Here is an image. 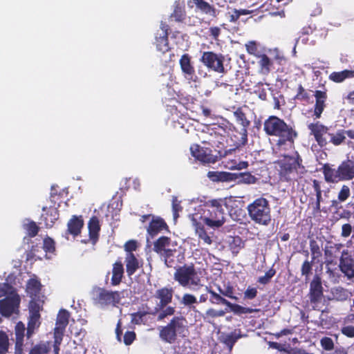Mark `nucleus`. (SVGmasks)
I'll use <instances>...</instances> for the list:
<instances>
[{"label": "nucleus", "instance_id": "obj_1", "mask_svg": "<svg viewBox=\"0 0 354 354\" xmlns=\"http://www.w3.org/2000/svg\"><path fill=\"white\" fill-rule=\"evenodd\" d=\"M263 131L268 136L278 138L276 147L279 150L287 142L292 145L298 136V133L293 127L276 115H270L265 120Z\"/></svg>", "mask_w": 354, "mask_h": 354}, {"label": "nucleus", "instance_id": "obj_2", "mask_svg": "<svg viewBox=\"0 0 354 354\" xmlns=\"http://www.w3.org/2000/svg\"><path fill=\"white\" fill-rule=\"evenodd\" d=\"M153 250L168 268H176L185 260V254L176 241L169 236H161L153 241Z\"/></svg>", "mask_w": 354, "mask_h": 354}, {"label": "nucleus", "instance_id": "obj_3", "mask_svg": "<svg viewBox=\"0 0 354 354\" xmlns=\"http://www.w3.org/2000/svg\"><path fill=\"white\" fill-rule=\"evenodd\" d=\"M302 162L301 157L297 151L295 156H284L278 160L276 164L279 180L287 183L296 181L299 178V171L304 173L305 170Z\"/></svg>", "mask_w": 354, "mask_h": 354}, {"label": "nucleus", "instance_id": "obj_4", "mask_svg": "<svg viewBox=\"0 0 354 354\" xmlns=\"http://www.w3.org/2000/svg\"><path fill=\"white\" fill-rule=\"evenodd\" d=\"M187 322L183 316H174L165 325L159 327L160 339L168 344H174L178 337L184 338L188 334Z\"/></svg>", "mask_w": 354, "mask_h": 354}, {"label": "nucleus", "instance_id": "obj_5", "mask_svg": "<svg viewBox=\"0 0 354 354\" xmlns=\"http://www.w3.org/2000/svg\"><path fill=\"white\" fill-rule=\"evenodd\" d=\"M247 211L252 221L262 226H268L272 221L270 202L264 197H259L248 205Z\"/></svg>", "mask_w": 354, "mask_h": 354}, {"label": "nucleus", "instance_id": "obj_6", "mask_svg": "<svg viewBox=\"0 0 354 354\" xmlns=\"http://www.w3.org/2000/svg\"><path fill=\"white\" fill-rule=\"evenodd\" d=\"M322 171L324 180L328 183L351 180L354 178V161L344 160L337 169L333 168L330 164L326 163L322 166Z\"/></svg>", "mask_w": 354, "mask_h": 354}, {"label": "nucleus", "instance_id": "obj_7", "mask_svg": "<svg viewBox=\"0 0 354 354\" xmlns=\"http://www.w3.org/2000/svg\"><path fill=\"white\" fill-rule=\"evenodd\" d=\"M221 199H214L206 202L202 209L204 223L211 227H219L225 223V212Z\"/></svg>", "mask_w": 354, "mask_h": 354}, {"label": "nucleus", "instance_id": "obj_8", "mask_svg": "<svg viewBox=\"0 0 354 354\" xmlns=\"http://www.w3.org/2000/svg\"><path fill=\"white\" fill-rule=\"evenodd\" d=\"M40 319V317L29 315L26 334L25 324L21 321L16 324L15 327V354H22L25 335L27 339H30L35 334L41 325Z\"/></svg>", "mask_w": 354, "mask_h": 354}, {"label": "nucleus", "instance_id": "obj_9", "mask_svg": "<svg viewBox=\"0 0 354 354\" xmlns=\"http://www.w3.org/2000/svg\"><path fill=\"white\" fill-rule=\"evenodd\" d=\"M122 292L108 290L104 288L94 287L92 290L93 302L102 307L117 306L121 301Z\"/></svg>", "mask_w": 354, "mask_h": 354}, {"label": "nucleus", "instance_id": "obj_10", "mask_svg": "<svg viewBox=\"0 0 354 354\" xmlns=\"http://www.w3.org/2000/svg\"><path fill=\"white\" fill-rule=\"evenodd\" d=\"M176 271L174 274V279L181 286L187 287L189 285L197 286L201 279L196 277L197 272L194 263L184 265L183 266H176Z\"/></svg>", "mask_w": 354, "mask_h": 354}, {"label": "nucleus", "instance_id": "obj_11", "mask_svg": "<svg viewBox=\"0 0 354 354\" xmlns=\"http://www.w3.org/2000/svg\"><path fill=\"white\" fill-rule=\"evenodd\" d=\"M200 61L209 69L218 73H225L224 67L225 57L221 53H216L213 51H205L203 53Z\"/></svg>", "mask_w": 354, "mask_h": 354}, {"label": "nucleus", "instance_id": "obj_12", "mask_svg": "<svg viewBox=\"0 0 354 354\" xmlns=\"http://www.w3.org/2000/svg\"><path fill=\"white\" fill-rule=\"evenodd\" d=\"M308 297L313 310H320L319 304L324 297V288L322 279L318 274H315L310 283Z\"/></svg>", "mask_w": 354, "mask_h": 354}, {"label": "nucleus", "instance_id": "obj_13", "mask_svg": "<svg viewBox=\"0 0 354 354\" xmlns=\"http://www.w3.org/2000/svg\"><path fill=\"white\" fill-rule=\"evenodd\" d=\"M308 129L310 130V134L314 136L319 146L323 147L329 143L331 133L329 127L317 121L308 124Z\"/></svg>", "mask_w": 354, "mask_h": 354}, {"label": "nucleus", "instance_id": "obj_14", "mask_svg": "<svg viewBox=\"0 0 354 354\" xmlns=\"http://www.w3.org/2000/svg\"><path fill=\"white\" fill-rule=\"evenodd\" d=\"M21 299L18 295L6 297L0 300V314L3 317H10L19 313Z\"/></svg>", "mask_w": 354, "mask_h": 354}, {"label": "nucleus", "instance_id": "obj_15", "mask_svg": "<svg viewBox=\"0 0 354 354\" xmlns=\"http://www.w3.org/2000/svg\"><path fill=\"white\" fill-rule=\"evenodd\" d=\"M147 233L151 239L160 233L169 232V227L165 220L159 216H153L149 225L146 228Z\"/></svg>", "mask_w": 354, "mask_h": 354}, {"label": "nucleus", "instance_id": "obj_16", "mask_svg": "<svg viewBox=\"0 0 354 354\" xmlns=\"http://www.w3.org/2000/svg\"><path fill=\"white\" fill-rule=\"evenodd\" d=\"M154 297L159 300V302L153 308V312L151 313V315L156 316L157 310L162 309L163 307L169 305L172 301L173 299V290L171 288L163 287L158 289L155 294Z\"/></svg>", "mask_w": 354, "mask_h": 354}, {"label": "nucleus", "instance_id": "obj_17", "mask_svg": "<svg viewBox=\"0 0 354 354\" xmlns=\"http://www.w3.org/2000/svg\"><path fill=\"white\" fill-rule=\"evenodd\" d=\"M190 151L192 156L201 162L215 163L217 161V156L213 155L211 149L201 147L199 145H192Z\"/></svg>", "mask_w": 354, "mask_h": 354}, {"label": "nucleus", "instance_id": "obj_18", "mask_svg": "<svg viewBox=\"0 0 354 354\" xmlns=\"http://www.w3.org/2000/svg\"><path fill=\"white\" fill-rule=\"evenodd\" d=\"M160 29V32H158L156 35L154 44L157 50L165 53L170 49L168 40L169 26L166 23L161 22Z\"/></svg>", "mask_w": 354, "mask_h": 354}, {"label": "nucleus", "instance_id": "obj_19", "mask_svg": "<svg viewBox=\"0 0 354 354\" xmlns=\"http://www.w3.org/2000/svg\"><path fill=\"white\" fill-rule=\"evenodd\" d=\"M218 131H225L219 127L212 129L208 133L207 138L204 140L202 142L209 145L212 147L219 149L218 152L220 153V149L223 148L225 146V136Z\"/></svg>", "mask_w": 354, "mask_h": 354}, {"label": "nucleus", "instance_id": "obj_20", "mask_svg": "<svg viewBox=\"0 0 354 354\" xmlns=\"http://www.w3.org/2000/svg\"><path fill=\"white\" fill-rule=\"evenodd\" d=\"M179 64L184 77L188 80L196 81L194 79V77H196L195 68L192 62V57L189 54L185 53L181 56Z\"/></svg>", "mask_w": 354, "mask_h": 354}, {"label": "nucleus", "instance_id": "obj_21", "mask_svg": "<svg viewBox=\"0 0 354 354\" xmlns=\"http://www.w3.org/2000/svg\"><path fill=\"white\" fill-rule=\"evenodd\" d=\"M314 96L315 97V104L314 105L313 115L316 119H319L321 118L326 106V102L328 95L326 91L316 90Z\"/></svg>", "mask_w": 354, "mask_h": 354}, {"label": "nucleus", "instance_id": "obj_22", "mask_svg": "<svg viewBox=\"0 0 354 354\" xmlns=\"http://www.w3.org/2000/svg\"><path fill=\"white\" fill-rule=\"evenodd\" d=\"M42 211L43 213L41 216V220L44 223L47 228L52 227L55 221L59 218V210L57 208L50 206L49 207H44Z\"/></svg>", "mask_w": 354, "mask_h": 354}, {"label": "nucleus", "instance_id": "obj_23", "mask_svg": "<svg viewBox=\"0 0 354 354\" xmlns=\"http://www.w3.org/2000/svg\"><path fill=\"white\" fill-rule=\"evenodd\" d=\"M84 225V219L82 215H73L68 221L66 234L77 236L81 233Z\"/></svg>", "mask_w": 354, "mask_h": 354}, {"label": "nucleus", "instance_id": "obj_24", "mask_svg": "<svg viewBox=\"0 0 354 354\" xmlns=\"http://www.w3.org/2000/svg\"><path fill=\"white\" fill-rule=\"evenodd\" d=\"M89 240L92 244L95 245L98 239L100 231V225L99 218L96 216H93L88 223Z\"/></svg>", "mask_w": 354, "mask_h": 354}, {"label": "nucleus", "instance_id": "obj_25", "mask_svg": "<svg viewBox=\"0 0 354 354\" xmlns=\"http://www.w3.org/2000/svg\"><path fill=\"white\" fill-rule=\"evenodd\" d=\"M41 283L39 280L37 279H30L26 284V292L31 299H37L40 297H44L41 294Z\"/></svg>", "mask_w": 354, "mask_h": 354}, {"label": "nucleus", "instance_id": "obj_26", "mask_svg": "<svg viewBox=\"0 0 354 354\" xmlns=\"http://www.w3.org/2000/svg\"><path fill=\"white\" fill-rule=\"evenodd\" d=\"M192 2L196 6V9L203 14L212 17H216V8L208 2L205 0H192Z\"/></svg>", "mask_w": 354, "mask_h": 354}, {"label": "nucleus", "instance_id": "obj_27", "mask_svg": "<svg viewBox=\"0 0 354 354\" xmlns=\"http://www.w3.org/2000/svg\"><path fill=\"white\" fill-rule=\"evenodd\" d=\"M124 276V266L121 261H117L113 264L111 285L118 286L122 281Z\"/></svg>", "mask_w": 354, "mask_h": 354}, {"label": "nucleus", "instance_id": "obj_28", "mask_svg": "<svg viewBox=\"0 0 354 354\" xmlns=\"http://www.w3.org/2000/svg\"><path fill=\"white\" fill-rule=\"evenodd\" d=\"M258 60V66L259 68V72L263 75H268L273 65V62L271 59L266 54H259L257 55Z\"/></svg>", "mask_w": 354, "mask_h": 354}, {"label": "nucleus", "instance_id": "obj_29", "mask_svg": "<svg viewBox=\"0 0 354 354\" xmlns=\"http://www.w3.org/2000/svg\"><path fill=\"white\" fill-rule=\"evenodd\" d=\"M126 271L127 275L131 277L140 268V263L133 253H127L125 257Z\"/></svg>", "mask_w": 354, "mask_h": 354}, {"label": "nucleus", "instance_id": "obj_30", "mask_svg": "<svg viewBox=\"0 0 354 354\" xmlns=\"http://www.w3.org/2000/svg\"><path fill=\"white\" fill-rule=\"evenodd\" d=\"M69 313L65 309H61L57 315L55 330L64 332L68 324Z\"/></svg>", "mask_w": 354, "mask_h": 354}, {"label": "nucleus", "instance_id": "obj_31", "mask_svg": "<svg viewBox=\"0 0 354 354\" xmlns=\"http://www.w3.org/2000/svg\"><path fill=\"white\" fill-rule=\"evenodd\" d=\"M207 176L211 180L214 182H228L234 179L233 174L225 171H209Z\"/></svg>", "mask_w": 354, "mask_h": 354}, {"label": "nucleus", "instance_id": "obj_32", "mask_svg": "<svg viewBox=\"0 0 354 354\" xmlns=\"http://www.w3.org/2000/svg\"><path fill=\"white\" fill-rule=\"evenodd\" d=\"M341 271L348 278L354 277V261L352 259H342L339 264Z\"/></svg>", "mask_w": 354, "mask_h": 354}, {"label": "nucleus", "instance_id": "obj_33", "mask_svg": "<svg viewBox=\"0 0 354 354\" xmlns=\"http://www.w3.org/2000/svg\"><path fill=\"white\" fill-rule=\"evenodd\" d=\"M354 77V68L353 70H344L340 72H333L329 79L334 82L340 83L348 78Z\"/></svg>", "mask_w": 354, "mask_h": 354}, {"label": "nucleus", "instance_id": "obj_34", "mask_svg": "<svg viewBox=\"0 0 354 354\" xmlns=\"http://www.w3.org/2000/svg\"><path fill=\"white\" fill-rule=\"evenodd\" d=\"M44 297L37 299H31L29 303V315L40 317V311L42 310L44 301Z\"/></svg>", "mask_w": 354, "mask_h": 354}, {"label": "nucleus", "instance_id": "obj_35", "mask_svg": "<svg viewBox=\"0 0 354 354\" xmlns=\"http://www.w3.org/2000/svg\"><path fill=\"white\" fill-rule=\"evenodd\" d=\"M50 350V342H40L30 348L28 354H48Z\"/></svg>", "mask_w": 354, "mask_h": 354}, {"label": "nucleus", "instance_id": "obj_36", "mask_svg": "<svg viewBox=\"0 0 354 354\" xmlns=\"http://www.w3.org/2000/svg\"><path fill=\"white\" fill-rule=\"evenodd\" d=\"M234 115L236 118V122L241 124L245 132L250 125V121L248 120L246 114L243 112L242 107H238L235 111H234Z\"/></svg>", "mask_w": 354, "mask_h": 354}, {"label": "nucleus", "instance_id": "obj_37", "mask_svg": "<svg viewBox=\"0 0 354 354\" xmlns=\"http://www.w3.org/2000/svg\"><path fill=\"white\" fill-rule=\"evenodd\" d=\"M252 13V10L248 9H232L228 11L226 16L231 23H236L241 15H247Z\"/></svg>", "mask_w": 354, "mask_h": 354}, {"label": "nucleus", "instance_id": "obj_38", "mask_svg": "<svg viewBox=\"0 0 354 354\" xmlns=\"http://www.w3.org/2000/svg\"><path fill=\"white\" fill-rule=\"evenodd\" d=\"M170 18L174 19L176 22H183L186 18V11L184 6L179 3L174 6L173 12L170 15Z\"/></svg>", "mask_w": 354, "mask_h": 354}, {"label": "nucleus", "instance_id": "obj_39", "mask_svg": "<svg viewBox=\"0 0 354 354\" xmlns=\"http://www.w3.org/2000/svg\"><path fill=\"white\" fill-rule=\"evenodd\" d=\"M153 312V309L150 310L149 308L147 310L143 311H138L136 313H133L131 314V322L136 325H140L141 324H144L145 320V317L147 315H151V313Z\"/></svg>", "mask_w": 354, "mask_h": 354}, {"label": "nucleus", "instance_id": "obj_40", "mask_svg": "<svg viewBox=\"0 0 354 354\" xmlns=\"http://www.w3.org/2000/svg\"><path fill=\"white\" fill-rule=\"evenodd\" d=\"M206 290L210 294L209 302L212 304H223L227 306L229 304V301L222 297L220 294L216 293L212 290L210 288L206 286Z\"/></svg>", "mask_w": 354, "mask_h": 354}, {"label": "nucleus", "instance_id": "obj_41", "mask_svg": "<svg viewBox=\"0 0 354 354\" xmlns=\"http://www.w3.org/2000/svg\"><path fill=\"white\" fill-rule=\"evenodd\" d=\"M294 99L301 102L308 104L310 100V93L304 88L301 84H299L297 86V93L295 95Z\"/></svg>", "mask_w": 354, "mask_h": 354}, {"label": "nucleus", "instance_id": "obj_42", "mask_svg": "<svg viewBox=\"0 0 354 354\" xmlns=\"http://www.w3.org/2000/svg\"><path fill=\"white\" fill-rule=\"evenodd\" d=\"M241 337L240 335H236L235 333H230L223 336L221 342L228 348L229 351H231L234 345Z\"/></svg>", "mask_w": 354, "mask_h": 354}, {"label": "nucleus", "instance_id": "obj_43", "mask_svg": "<svg viewBox=\"0 0 354 354\" xmlns=\"http://www.w3.org/2000/svg\"><path fill=\"white\" fill-rule=\"evenodd\" d=\"M227 306L236 315L252 313L256 310L253 308L243 307L239 304H232L230 301Z\"/></svg>", "mask_w": 354, "mask_h": 354}, {"label": "nucleus", "instance_id": "obj_44", "mask_svg": "<svg viewBox=\"0 0 354 354\" xmlns=\"http://www.w3.org/2000/svg\"><path fill=\"white\" fill-rule=\"evenodd\" d=\"M196 233L198 234L199 239L203 240L204 243L207 245H211L212 243V238L208 235L204 226L201 224H196Z\"/></svg>", "mask_w": 354, "mask_h": 354}, {"label": "nucleus", "instance_id": "obj_45", "mask_svg": "<svg viewBox=\"0 0 354 354\" xmlns=\"http://www.w3.org/2000/svg\"><path fill=\"white\" fill-rule=\"evenodd\" d=\"M180 302L185 306H187L189 308V309L196 311V306L193 305L194 304H197L198 301L194 295L189 293H185L183 295Z\"/></svg>", "mask_w": 354, "mask_h": 354}, {"label": "nucleus", "instance_id": "obj_46", "mask_svg": "<svg viewBox=\"0 0 354 354\" xmlns=\"http://www.w3.org/2000/svg\"><path fill=\"white\" fill-rule=\"evenodd\" d=\"M175 312V307L167 305L166 307H163L162 309L157 310V319L158 321L163 320L167 317L174 315Z\"/></svg>", "mask_w": 354, "mask_h": 354}, {"label": "nucleus", "instance_id": "obj_47", "mask_svg": "<svg viewBox=\"0 0 354 354\" xmlns=\"http://www.w3.org/2000/svg\"><path fill=\"white\" fill-rule=\"evenodd\" d=\"M332 294L335 300L344 301L348 299L349 292L342 287H337L333 290Z\"/></svg>", "mask_w": 354, "mask_h": 354}, {"label": "nucleus", "instance_id": "obj_48", "mask_svg": "<svg viewBox=\"0 0 354 354\" xmlns=\"http://www.w3.org/2000/svg\"><path fill=\"white\" fill-rule=\"evenodd\" d=\"M346 139L344 130H339L335 133H331L329 143H332L335 146L340 145Z\"/></svg>", "mask_w": 354, "mask_h": 354}, {"label": "nucleus", "instance_id": "obj_49", "mask_svg": "<svg viewBox=\"0 0 354 354\" xmlns=\"http://www.w3.org/2000/svg\"><path fill=\"white\" fill-rule=\"evenodd\" d=\"M24 229L30 238L36 236L39 231V226L33 221H30L28 223L24 224Z\"/></svg>", "mask_w": 354, "mask_h": 354}, {"label": "nucleus", "instance_id": "obj_50", "mask_svg": "<svg viewBox=\"0 0 354 354\" xmlns=\"http://www.w3.org/2000/svg\"><path fill=\"white\" fill-rule=\"evenodd\" d=\"M351 196V189L348 185H344L341 187L337 195V201H333V204L336 203H343L346 201Z\"/></svg>", "mask_w": 354, "mask_h": 354}, {"label": "nucleus", "instance_id": "obj_51", "mask_svg": "<svg viewBox=\"0 0 354 354\" xmlns=\"http://www.w3.org/2000/svg\"><path fill=\"white\" fill-rule=\"evenodd\" d=\"M315 257H313V260L309 261L306 260L301 265V275L305 276V281H307L309 279L310 275L312 274L313 270V262Z\"/></svg>", "mask_w": 354, "mask_h": 354}, {"label": "nucleus", "instance_id": "obj_52", "mask_svg": "<svg viewBox=\"0 0 354 354\" xmlns=\"http://www.w3.org/2000/svg\"><path fill=\"white\" fill-rule=\"evenodd\" d=\"M9 348V339L8 335L0 330V354H6Z\"/></svg>", "mask_w": 354, "mask_h": 354}, {"label": "nucleus", "instance_id": "obj_53", "mask_svg": "<svg viewBox=\"0 0 354 354\" xmlns=\"http://www.w3.org/2000/svg\"><path fill=\"white\" fill-rule=\"evenodd\" d=\"M239 182L244 184L251 185L255 184L257 181V178L250 172H242L239 174Z\"/></svg>", "mask_w": 354, "mask_h": 354}, {"label": "nucleus", "instance_id": "obj_54", "mask_svg": "<svg viewBox=\"0 0 354 354\" xmlns=\"http://www.w3.org/2000/svg\"><path fill=\"white\" fill-rule=\"evenodd\" d=\"M243 247V242L239 236L233 237L232 241L230 243V248L233 253H238Z\"/></svg>", "mask_w": 354, "mask_h": 354}, {"label": "nucleus", "instance_id": "obj_55", "mask_svg": "<svg viewBox=\"0 0 354 354\" xmlns=\"http://www.w3.org/2000/svg\"><path fill=\"white\" fill-rule=\"evenodd\" d=\"M276 270L273 268L269 269L265 274V275L259 277L257 281L260 284L266 285L268 284L271 279L275 275Z\"/></svg>", "mask_w": 354, "mask_h": 354}, {"label": "nucleus", "instance_id": "obj_56", "mask_svg": "<svg viewBox=\"0 0 354 354\" xmlns=\"http://www.w3.org/2000/svg\"><path fill=\"white\" fill-rule=\"evenodd\" d=\"M43 248L46 253H53L55 251V243L54 240L49 236L44 238Z\"/></svg>", "mask_w": 354, "mask_h": 354}, {"label": "nucleus", "instance_id": "obj_57", "mask_svg": "<svg viewBox=\"0 0 354 354\" xmlns=\"http://www.w3.org/2000/svg\"><path fill=\"white\" fill-rule=\"evenodd\" d=\"M258 294L257 289L254 287L248 286L243 293L244 299L252 300L257 297Z\"/></svg>", "mask_w": 354, "mask_h": 354}, {"label": "nucleus", "instance_id": "obj_58", "mask_svg": "<svg viewBox=\"0 0 354 354\" xmlns=\"http://www.w3.org/2000/svg\"><path fill=\"white\" fill-rule=\"evenodd\" d=\"M322 347L326 351H331L334 348L333 339L328 337H324L320 341Z\"/></svg>", "mask_w": 354, "mask_h": 354}, {"label": "nucleus", "instance_id": "obj_59", "mask_svg": "<svg viewBox=\"0 0 354 354\" xmlns=\"http://www.w3.org/2000/svg\"><path fill=\"white\" fill-rule=\"evenodd\" d=\"M221 295L224 297L237 300L238 298L234 295V288L230 283L223 289V292H221Z\"/></svg>", "mask_w": 354, "mask_h": 354}, {"label": "nucleus", "instance_id": "obj_60", "mask_svg": "<svg viewBox=\"0 0 354 354\" xmlns=\"http://www.w3.org/2000/svg\"><path fill=\"white\" fill-rule=\"evenodd\" d=\"M136 334L134 331H127L123 337V342L125 345H131L136 339Z\"/></svg>", "mask_w": 354, "mask_h": 354}, {"label": "nucleus", "instance_id": "obj_61", "mask_svg": "<svg viewBox=\"0 0 354 354\" xmlns=\"http://www.w3.org/2000/svg\"><path fill=\"white\" fill-rule=\"evenodd\" d=\"M245 48L250 55H252L257 57L259 54H257L258 48L256 41H250L245 44Z\"/></svg>", "mask_w": 354, "mask_h": 354}, {"label": "nucleus", "instance_id": "obj_62", "mask_svg": "<svg viewBox=\"0 0 354 354\" xmlns=\"http://www.w3.org/2000/svg\"><path fill=\"white\" fill-rule=\"evenodd\" d=\"M124 247L127 253H133L138 248L137 241L135 240L128 241L126 242Z\"/></svg>", "mask_w": 354, "mask_h": 354}, {"label": "nucleus", "instance_id": "obj_63", "mask_svg": "<svg viewBox=\"0 0 354 354\" xmlns=\"http://www.w3.org/2000/svg\"><path fill=\"white\" fill-rule=\"evenodd\" d=\"M64 333L62 331L55 330H54V342H53V347H59L62 344Z\"/></svg>", "mask_w": 354, "mask_h": 354}, {"label": "nucleus", "instance_id": "obj_64", "mask_svg": "<svg viewBox=\"0 0 354 354\" xmlns=\"http://www.w3.org/2000/svg\"><path fill=\"white\" fill-rule=\"evenodd\" d=\"M341 332L348 337H354V326H346L342 328Z\"/></svg>", "mask_w": 354, "mask_h": 354}]
</instances>
